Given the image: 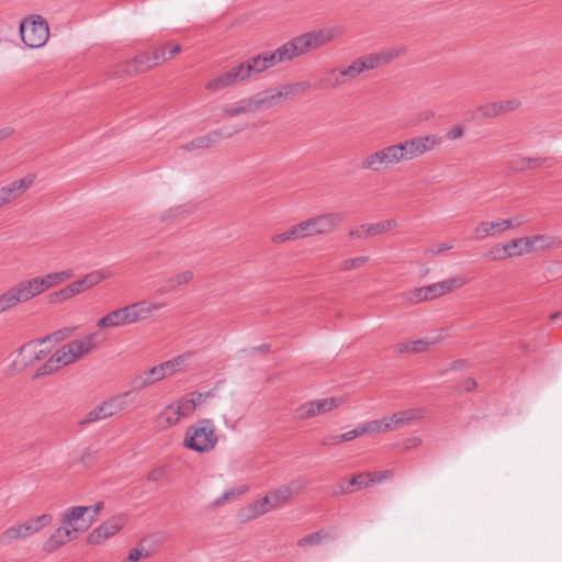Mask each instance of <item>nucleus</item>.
Listing matches in <instances>:
<instances>
[{"label": "nucleus", "instance_id": "0eeeda50", "mask_svg": "<svg viewBox=\"0 0 562 562\" xmlns=\"http://www.w3.org/2000/svg\"><path fill=\"white\" fill-rule=\"evenodd\" d=\"M345 220L344 213H325L317 215L305 221H302L304 233L306 237L315 235H325L334 232L340 223Z\"/></svg>", "mask_w": 562, "mask_h": 562}, {"label": "nucleus", "instance_id": "6ab92c4d", "mask_svg": "<svg viewBox=\"0 0 562 562\" xmlns=\"http://www.w3.org/2000/svg\"><path fill=\"white\" fill-rule=\"evenodd\" d=\"M249 99L254 112L271 109L281 103L278 88L260 91Z\"/></svg>", "mask_w": 562, "mask_h": 562}, {"label": "nucleus", "instance_id": "58836bf2", "mask_svg": "<svg viewBox=\"0 0 562 562\" xmlns=\"http://www.w3.org/2000/svg\"><path fill=\"white\" fill-rule=\"evenodd\" d=\"M360 428L361 436L363 435H374L380 432L389 431V426L384 418L369 420L363 424L358 425Z\"/></svg>", "mask_w": 562, "mask_h": 562}, {"label": "nucleus", "instance_id": "4be33fe9", "mask_svg": "<svg viewBox=\"0 0 562 562\" xmlns=\"http://www.w3.org/2000/svg\"><path fill=\"white\" fill-rule=\"evenodd\" d=\"M76 532L67 526L57 528L52 536L44 542L43 550L46 553H52L59 547L70 541L72 533Z\"/></svg>", "mask_w": 562, "mask_h": 562}, {"label": "nucleus", "instance_id": "5fc2aeb1", "mask_svg": "<svg viewBox=\"0 0 562 562\" xmlns=\"http://www.w3.org/2000/svg\"><path fill=\"white\" fill-rule=\"evenodd\" d=\"M438 341H439V339L414 340V341H412V352L418 353V352L427 351L430 348V346L435 345Z\"/></svg>", "mask_w": 562, "mask_h": 562}, {"label": "nucleus", "instance_id": "a18cd8bd", "mask_svg": "<svg viewBox=\"0 0 562 562\" xmlns=\"http://www.w3.org/2000/svg\"><path fill=\"white\" fill-rule=\"evenodd\" d=\"M87 508L89 509V514H86L87 521H83V524L80 527H74L75 531H86L91 526V524L95 520V518L100 514V512L102 510L103 503L98 502L92 506H87Z\"/></svg>", "mask_w": 562, "mask_h": 562}, {"label": "nucleus", "instance_id": "e433bc0d", "mask_svg": "<svg viewBox=\"0 0 562 562\" xmlns=\"http://www.w3.org/2000/svg\"><path fill=\"white\" fill-rule=\"evenodd\" d=\"M191 357V353H183L170 360L161 362L162 369L166 372V376L172 375L184 369L187 361Z\"/></svg>", "mask_w": 562, "mask_h": 562}, {"label": "nucleus", "instance_id": "0e129e2a", "mask_svg": "<svg viewBox=\"0 0 562 562\" xmlns=\"http://www.w3.org/2000/svg\"><path fill=\"white\" fill-rule=\"evenodd\" d=\"M40 280L41 282L43 283L42 286H43V290H47V289H50L55 285H58V282H57V277L55 276L54 272L52 273H47L43 277H40Z\"/></svg>", "mask_w": 562, "mask_h": 562}, {"label": "nucleus", "instance_id": "338daca9", "mask_svg": "<svg viewBox=\"0 0 562 562\" xmlns=\"http://www.w3.org/2000/svg\"><path fill=\"white\" fill-rule=\"evenodd\" d=\"M463 134H464V128L461 125H454L446 133V137L449 140H456V139L462 137Z\"/></svg>", "mask_w": 562, "mask_h": 562}, {"label": "nucleus", "instance_id": "e2e57ef3", "mask_svg": "<svg viewBox=\"0 0 562 562\" xmlns=\"http://www.w3.org/2000/svg\"><path fill=\"white\" fill-rule=\"evenodd\" d=\"M367 229H368V225L367 224H362V225H360L358 227H355V228L350 229L348 235L351 238L363 239V238L370 237L369 234H367Z\"/></svg>", "mask_w": 562, "mask_h": 562}, {"label": "nucleus", "instance_id": "f8f14e48", "mask_svg": "<svg viewBox=\"0 0 562 562\" xmlns=\"http://www.w3.org/2000/svg\"><path fill=\"white\" fill-rule=\"evenodd\" d=\"M344 403L342 397H327L311 401L302 404L297 408L299 417L302 419L311 418L316 415L326 414Z\"/></svg>", "mask_w": 562, "mask_h": 562}, {"label": "nucleus", "instance_id": "09e8293b", "mask_svg": "<svg viewBox=\"0 0 562 562\" xmlns=\"http://www.w3.org/2000/svg\"><path fill=\"white\" fill-rule=\"evenodd\" d=\"M74 331V328L71 327H64V328H60L52 334H48L46 335L45 337H42L41 338V341H45V342H48V341H55V342H59L61 340H65L66 338H68Z\"/></svg>", "mask_w": 562, "mask_h": 562}, {"label": "nucleus", "instance_id": "864d4df0", "mask_svg": "<svg viewBox=\"0 0 562 562\" xmlns=\"http://www.w3.org/2000/svg\"><path fill=\"white\" fill-rule=\"evenodd\" d=\"M48 38L49 37H20V42L16 43V45L29 48H40L47 43Z\"/></svg>", "mask_w": 562, "mask_h": 562}, {"label": "nucleus", "instance_id": "6e6552de", "mask_svg": "<svg viewBox=\"0 0 562 562\" xmlns=\"http://www.w3.org/2000/svg\"><path fill=\"white\" fill-rule=\"evenodd\" d=\"M166 49L165 47H157L151 53H144L137 55L134 59L128 60L120 66L122 71L127 76L145 72L153 67L159 65L161 61H166Z\"/></svg>", "mask_w": 562, "mask_h": 562}, {"label": "nucleus", "instance_id": "c756f323", "mask_svg": "<svg viewBox=\"0 0 562 562\" xmlns=\"http://www.w3.org/2000/svg\"><path fill=\"white\" fill-rule=\"evenodd\" d=\"M311 88L310 81H299L294 83L282 85L279 90V95L281 101L293 98L295 95H300L305 93Z\"/></svg>", "mask_w": 562, "mask_h": 562}, {"label": "nucleus", "instance_id": "69168bd1", "mask_svg": "<svg viewBox=\"0 0 562 562\" xmlns=\"http://www.w3.org/2000/svg\"><path fill=\"white\" fill-rule=\"evenodd\" d=\"M74 294L69 288V285L63 288L61 290L55 292L53 295H52V300L53 301H56V302H61V301H65V300H68L70 297H72Z\"/></svg>", "mask_w": 562, "mask_h": 562}, {"label": "nucleus", "instance_id": "b1692460", "mask_svg": "<svg viewBox=\"0 0 562 562\" xmlns=\"http://www.w3.org/2000/svg\"><path fill=\"white\" fill-rule=\"evenodd\" d=\"M126 325H131V324H130V319H128V315H127L125 306L116 308V310L108 313L105 316L101 317L97 322V327L100 329L109 328V327H121V326H126Z\"/></svg>", "mask_w": 562, "mask_h": 562}, {"label": "nucleus", "instance_id": "052dcab7", "mask_svg": "<svg viewBox=\"0 0 562 562\" xmlns=\"http://www.w3.org/2000/svg\"><path fill=\"white\" fill-rule=\"evenodd\" d=\"M214 396V392L210 391L206 393L195 392L191 395V403L194 404V409L205 403L206 398Z\"/></svg>", "mask_w": 562, "mask_h": 562}, {"label": "nucleus", "instance_id": "de8ad7c7", "mask_svg": "<svg viewBox=\"0 0 562 562\" xmlns=\"http://www.w3.org/2000/svg\"><path fill=\"white\" fill-rule=\"evenodd\" d=\"M369 261L368 256H359L350 259H345L339 265V271H350L360 268Z\"/></svg>", "mask_w": 562, "mask_h": 562}, {"label": "nucleus", "instance_id": "8fccbe9b", "mask_svg": "<svg viewBox=\"0 0 562 562\" xmlns=\"http://www.w3.org/2000/svg\"><path fill=\"white\" fill-rule=\"evenodd\" d=\"M371 485H372V480L370 479V473L369 472H361V473L355 475L349 481V486L357 487L359 490L367 488V487H369Z\"/></svg>", "mask_w": 562, "mask_h": 562}, {"label": "nucleus", "instance_id": "3c124183", "mask_svg": "<svg viewBox=\"0 0 562 562\" xmlns=\"http://www.w3.org/2000/svg\"><path fill=\"white\" fill-rule=\"evenodd\" d=\"M325 538H326V535L323 531H316V532L310 533V535L301 538L297 541V546L305 547V546L319 544Z\"/></svg>", "mask_w": 562, "mask_h": 562}, {"label": "nucleus", "instance_id": "9b49d317", "mask_svg": "<svg viewBox=\"0 0 562 562\" xmlns=\"http://www.w3.org/2000/svg\"><path fill=\"white\" fill-rule=\"evenodd\" d=\"M125 524L126 517L124 515L113 516L93 529L89 533L87 542L89 544H100L102 541L119 532Z\"/></svg>", "mask_w": 562, "mask_h": 562}, {"label": "nucleus", "instance_id": "c9c22d12", "mask_svg": "<svg viewBox=\"0 0 562 562\" xmlns=\"http://www.w3.org/2000/svg\"><path fill=\"white\" fill-rule=\"evenodd\" d=\"M23 300L21 295L19 294V290L16 285L10 288L4 293L0 295V314L13 308L19 303H22Z\"/></svg>", "mask_w": 562, "mask_h": 562}, {"label": "nucleus", "instance_id": "f257e3e1", "mask_svg": "<svg viewBox=\"0 0 562 562\" xmlns=\"http://www.w3.org/2000/svg\"><path fill=\"white\" fill-rule=\"evenodd\" d=\"M330 38L331 37H292L291 41L280 46L276 52H267L261 55L254 56L247 61L238 65V68L241 69L243 79L246 80L252 75L260 74L277 63L291 60L308 53L310 50L319 48Z\"/></svg>", "mask_w": 562, "mask_h": 562}, {"label": "nucleus", "instance_id": "bf43d9fd", "mask_svg": "<svg viewBox=\"0 0 562 562\" xmlns=\"http://www.w3.org/2000/svg\"><path fill=\"white\" fill-rule=\"evenodd\" d=\"M60 367L57 361H54V355L37 370V375L48 374Z\"/></svg>", "mask_w": 562, "mask_h": 562}, {"label": "nucleus", "instance_id": "c03bdc74", "mask_svg": "<svg viewBox=\"0 0 562 562\" xmlns=\"http://www.w3.org/2000/svg\"><path fill=\"white\" fill-rule=\"evenodd\" d=\"M193 279V272L191 270H186L180 273L175 274L166 280V283L169 284L170 291L176 288L189 283Z\"/></svg>", "mask_w": 562, "mask_h": 562}, {"label": "nucleus", "instance_id": "ea45409f", "mask_svg": "<svg viewBox=\"0 0 562 562\" xmlns=\"http://www.w3.org/2000/svg\"><path fill=\"white\" fill-rule=\"evenodd\" d=\"M464 280L461 278H451L437 283H432L436 289V296L439 297L446 293L453 291L454 289L463 285Z\"/></svg>", "mask_w": 562, "mask_h": 562}, {"label": "nucleus", "instance_id": "f03ea898", "mask_svg": "<svg viewBox=\"0 0 562 562\" xmlns=\"http://www.w3.org/2000/svg\"><path fill=\"white\" fill-rule=\"evenodd\" d=\"M402 48H389L379 53H372L355 59L349 66L330 69V76L339 77L333 81L334 86H341L349 80L356 79L367 70L375 69L382 65L389 64L403 54Z\"/></svg>", "mask_w": 562, "mask_h": 562}, {"label": "nucleus", "instance_id": "1a4fd4ad", "mask_svg": "<svg viewBox=\"0 0 562 562\" xmlns=\"http://www.w3.org/2000/svg\"><path fill=\"white\" fill-rule=\"evenodd\" d=\"M130 395L131 392H125L121 395L110 398L109 401L103 402L101 405L90 411L86 415L85 419L80 422V425L102 420L123 411L126 407L125 398Z\"/></svg>", "mask_w": 562, "mask_h": 562}, {"label": "nucleus", "instance_id": "680f3d73", "mask_svg": "<svg viewBox=\"0 0 562 562\" xmlns=\"http://www.w3.org/2000/svg\"><path fill=\"white\" fill-rule=\"evenodd\" d=\"M146 372L147 375L151 378L154 383L166 378V372L164 371L161 363L150 368L149 370H146Z\"/></svg>", "mask_w": 562, "mask_h": 562}, {"label": "nucleus", "instance_id": "774afa93", "mask_svg": "<svg viewBox=\"0 0 562 562\" xmlns=\"http://www.w3.org/2000/svg\"><path fill=\"white\" fill-rule=\"evenodd\" d=\"M165 475V471L161 468L154 469L147 474V480L150 482H158Z\"/></svg>", "mask_w": 562, "mask_h": 562}, {"label": "nucleus", "instance_id": "a878e982", "mask_svg": "<svg viewBox=\"0 0 562 562\" xmlns=\"http://www.w3.org/2000/svg\"><path fill=\"white\" fill-rule=\"evenodd\" d=\"M42 284L40 277H35L29 280H23L15 285L23 302H27L44 292Z\"/></svg>", "mask_w": 562, "mask_h": 562}, {"label": "nucleus", "instance_id": "2eb2a0df", "mask_svg": "<svg viewBox=\"0 0 562 562\" xmlns=\"http://www.w3.org/2000/svg\"><path fill=\"white\" fill-rule=\"evenodd\" d=\"M239 130H228L224 131L222 128L211 131L210 133L196 137L190 143L183 145V149L193 150V149H206L213 146L221 138H228L238 133Z\"/></svg>", "mask_w": 562, "mask_h": 562}, {"label": "nucleus", "instance_id": "4d7b16f0", "mask_svg": "<svg viewBox=\"0 0 562 562\" xmlns=\"http://www.w3.org/2000/svg\"><path fill=\"white\" fill-rule=\"evenodd\" d=\"M176 411L181 413V418L190 415L194 411V404L191 403L190 400H180L177 404H175Z\"/></svg>", "mask_w": 562, "mask_h": 562}, {"label": "nucleus", "instance_id": "603ef678", "mask_svg": "<svg viewBox=\"0 0 562 562\" xmlns=\"http://www.w3.org/2000/svg\"><path fill=\"white\" fill-rule=\"evenodd\" d=\"M151 384H154V382H153L151 378L149 375H147L146 371L134 376L131 380V386L133 390H143Z\"/></svg>", "mask_w": 562, "mask_h": 562}, {"label": "nucleus", "instance_id": "393cba45", "mask_svg": "<svg viewBox=\"0 0 562 562\" xmlns=\"http://www.w3.org/2000/svg\"><path fill=\"white\" fill-rule=\"evenodd\" d=\"M86 514H89L87 506L69 507L63 513L61 522L70 529H74V527H80L83 521H87Z\"/></svg>", "mask_w": 562, "mask_h": 562}, {"label": "nucleus", "instance_id": "5701e85b", "mask_svg": "<svg viewBox=\"0 0 562 562\" xmlns=\"http://www.w3.org/2000/svg\"><path fill=\"white\" fill-rule=\"evenodd\" d=\"M66 345L69 347V351H71L76 360H79L97 347V334L87 335Z\"/></svg>", "mask_w": 562, "mask_h": 562}, {"label": "nucleus", "instance_id": "2f4dec72", "mask_svg": "<svg viewBox=\"0 0 562 562\" xmlns=\"http://www.w3.org/2000/svg\"><path fill=\"white\" fill-rule=\"evenodd\" d=\"M181 419V413L176 411L175 404L166 406L158 416L157 423L161 428H169L177 425Z\"/></svg>", "mask_w": 562, "mask_h": 562}, {"label": "nucleus", "instance_id": "bb28decb", "mask_svg": "<svg viewBox=\"0 0 562 562\" xmlns=\"http://www.w3.org/2000/svg\"><path fill=\"white\" fill-rule=\"evenodd\" d=\"M527 239L529 252L550 250L560 245V240L550 235H533Z\"/></svg>", "mask_w": 562, "mask_h": 562}, {"label": "nucleus", "instance_id": "f3484780", "mask_svg": "<svg viewBox=\"0 0 562 562\" xmlns=\"http://www.w3.org/2000/svg\"><path fill=\"white\" fill-rule=\"evenodd\" d=\"M34 176L30 175L0 188V195L2 196L4 203L9 204L21 196L32 186Z\"/></svg>", "mask_w": 562, "mask_h": 562}, {"label": "nucleus", "instance_id": "9d476101", "mask_svg": "<svg viewBox=\"0 0 562 562\" xmlns=\"http://www.w3.org/2000/svg\"><path fill=\"white\" fill-rule=\"evenodd\" d=\"M306 485L307 483L304 480L299 479L270 491L269 495L276 510L288 506L294 496L304 491Z\"/></svg>", "mask_w": 562, "mask_h": 562}, {"label": "nucleus", "instance_id": "13d9d810", "mask_svg": "<svg viewBox=\"0 0 562 562\" xmlns=\"http://www.w3.org/2000/svg\"><path fill=\"white\" fill-rule=\"evenodd\" d=\"M369 473H370V479L372 480V485L375 483H382V482L391 480L393 477L392 470L374 471V472H369Z\"/></svg>", "mask_w": 562, "mask_h": 562}, {"label": "nucleus", "instance_id": "423d86ee", "mask_svg": "<svg viewBox=\"0 0 562 562\" xmlns=\"http://www.w3.org/2000/svg\"><path fill=\"white\" fill-rule=\"evenodd\" d=\"M441 138L435 134L418 136L400 142V148L403 153L404 161L414 160L431 151L440 145Z\"/></svg>", "mask_w": 562, "mask_h": 562}, {"label": "nucleus", "instance_id": "72a5a7b5", "mask_svg": "<svg viewBox=\"0 0 562 562\" xmlns=\"http://www.w3.org/2000/svg\"><path fill=\"white\" fill-rule=\"evenodd\" d=\"M544 158L515 157L509 161V168L514 171L536 169L544 164Z\"/></svg>", "mask_w": 562, "mask_h": 562}, {"label": "nucleus", "instance_id": "37998d69", "mask_svg": "<svg viewBox=\"0 0 562 562\" xmlns=\"http://www.w3.org/2000/svg\"><path fill=\"white\" fill-rule=\"evenodd\" d=\"M368 229L367 234H369L370 237L380 235L383 233H386L391 229H393L396 226V222L394 220H386L378 223L367 224Z\"/></svg>", "mask_w": 562, "mask_h": 562}, {"label": "nucleus", "instance_id": "79ce46f5", "mask_svg": "<svg viewBox=\"0 0 562 562\" xmlns=\"http://www.w3.org/2000/svg\"><path fill=\"white\" fill-rule=\"evenodd\" d=\"M360 436H361L360 428H359V426H357L356 428H353L349 431H346L339 436H330V437L325 438L323 440V445H338L344 441L353 440L355 438L360 437Z\"/></svg>", "mask_w": 562, "mask_h": 562}, {"label": "nucleus", "instance_id": "4c0bfd02", "mask_svg": "<svg viewBox=\"0 0 562 562\" xmlns=\"http://www.w3.org/2000/svg\"><path fill=\"white\" fill-rule=\"evenodd\" d=\"M223 112L228 117H234L240 114L254 112L250 99H243L236 102L235 104L226 105L223 109Z\"/></svg>", "mask_w": 562, "mask_h": 562}, {"label": "nucleus", "instance_id": "412c9836", "mask_svg": "<svg viewBox=\"0 0 562 562\" xmlns=\"http://www.w3.org/2000/svg\"><path fill=\"white\" fill-rule=\"evenodd\" d=\"M32 34L50 35L47 20L40 14H30L20 23L19 35H24L26 31Z\"/></svg>", "mask_w": 562, "mask_h": 562}, {"label": "nucleus", "instance_id": "6e6d98bb", "mask_svg": "<svg viewBox=\"0 0 562 562\" xmlns=\"http://www.w3.org/2000/svg\"><path fill=\"white\" fill-rule=\"evenodd\" d=\"M492 231V223L490 222H482L480 225L474 229L473 239L481 240L484 239L490 235Z\"/></svg>", "mask_w": 562, "mask_h": 562}, {"label": "nucleus", "instance_id": "4468645a", "mask_svg": "<svg viewBox=\"0 0 562 562\" xmlns=\"http://www.w3.org/2000/svg\"><path fill=\"white\" fill-rule=\"evenodd\" d=\"M530 254L527 237L512 239L503 245H494V259H505Z\"/></svg>", "mask_w": 562, "mask_h": 562}, {"label": "nucleus", "instance_id": "a211bd4d", "mask_svg": "<svg viewBox=\"0 0 562 562\" xmlns=\"http://www.w3.org/2000/svg\"><path fill=\"white\" fill-rule=\"evenodd\" d=\"M240 70L241 69L238 68V66H235L231 70L218 75L206 83V89L216 92L226 87L244 81L241 76L243 71Z\"/></svg>", "mask_w": 562, "mask_h": 562}, {"label": "nucleus", "instance_id": "a19ab883", "mask_svg": "<svg viewBox=\"0 0 562 562\" xmlns=\"http://www.w3.org/2000/svg\"><path fill=\"white\" fill-rule=\"evenodd\" d=\"M521 105V102L517 98H509L506 100H499L494 102V115L505 114L516 111Z\"/></svg>", "mask_w": 562, "mask_h": 562}, {"label": "nucleus", "instance_id": "7c9ffc66", "mask_svg": "<svg viewBox=\"0 0 562 562\" xmlns=\"http://www.w3.org/2000/svg\"><path fill=\"white\" fill-rule=\"evenodd\" d=\"M527 222L528 220L522 214H517L509 218H497L494 221V234L518 228Z\"/></svg>", "mask_w": 562, "mask_h": 562}, {"label": "nucleus", "instance_id": "c85d7f7f", "mask_svg": "<svg viewBox=\"0 0 562 562\" xmlns=\"http://www.w3.org/2000/svg\"><path fill=\"white\" fill-rule=\"evenodd\" d=\"M246 510L248 512L247 518H257L269 512H274L276 508L272 504L269 493L249 505Z\"/></svg>", "mask_w": 562, "mask_h": 562}, {"label": "nucleus", "instance_id": "7ed1b4c3", "mask_svg": "<svg viewBox=\"0 0 562 562\" xmlns=\"http://www.w3.org/2000/svg\"><path fill=\"white\" fill-rule=\"evenodd\" d=\"M217 441L218 437L213 420L204 418L187 428L183 445L190 450L205 453L213 450Z\"/></svg>", "mask_w": 562, "mask_h": 562}, {"label": "nucleus", "instance_id": "f704fd0d", "mask_svg": "<svg viewBox=\"0 0 562 562\" xmlns=\"http://www.w3.org/2000/svg\"><path fill=\"white\" fill-rule=\"evenodd\" d=\"M303 228L304 227L302 226V223L300 222L299 224L290 227L288 231H285L281 234L273 235L271 237V241L273 244H282V243L290 241V240L305 238L306 236H305Z\"/></svg>", "mask_w": 562, "mask_h": 562}, {"label": "nucleus", "instance_id": "20e7f679", "mask_svg": "<svg viewBox=\"0 0 562 562\" xmlns=\"http://www.w3.org/2000/svg\"><path fill=\"white\" fill-rule=\"evenodd\" d=\"M402 162H404L403 153L398 143H396L384 146L366 156L360 162V168L362 170L380 172L383 169L393 168Z\"/></svg>", "mask_w": 562, "mask_h": 562}, {"label": "nucleus", "instance_id": "39448f33", "mask_svg": "<svg viewBox=\"0 0 562 562\" xmlns=\"http://www.w3.org/2000/svg\"><path fill=\"white\" fill-rule=\"evenodd\" d=\"M53 521L50 514H43L35 518L27 520L24 524L11 526L7 528L0 536V542L9 544L14 540L26 538L33 533L38 532L46 526H49Z\"/></svg>", "mask_w": 562, "mask_h": 562}, {"label": "nucleus", "instance_id": "473e14b6", "mask_svg": "<svg viewBox=\"0 0 562 562\" xmlns=\"http://www.w3.org/2000/svg\"><path fill=\"white\" fill-rule=\"evenodd\" d=\"M406 300L413 304L436 299V289L434 284L417 288L405 295Z\"/></svg>", "mask_w": 562, "mask_h": 562}, {"label": "nucleus", "instance_id": "aec40b11", "mask_svg": "<svg viewBox=\"0 0 562 562\" xmlns=\"http://www.w3.org/2000/svg\"><path fill=\"white\" fill-rule=\"evenodd\" d=\"M109 277V273L105 270H94L89 273H87L83 278L76 280L71 282L69 285L74 296L87 291L94 285L99 284L101 281L106 279Z\"/></svg>", "mask_w": 562, "mask_h": 562}, {"label": "nucleus", "instance_id": "ddd939ff", "mask_svg": "<svg viewBox=\"0 0 562 562\" xmlns=\"http://www.w3.org/2000/svg\"><path fill=\"white\" fill-rule=\"evenodd\" d=\"M165 305L164 302H150L145 300L126 305L130 324L147 319L154 312L161 310Z\"/></svg>", "mask_w": 562, "mask_h": 562}, {"label": "nucleus", "instance_id": "cd10ccee", "mask_svg": "<svg viewBox=\"0 0 562 562\" xmlns=\"http://www.w3.org/2000/svg\"><path fill=\"white\" fill-rule=\"evenodd\" d=\"M45 344V341H41V338L32 340L25 345H23L19 353L24 357V364L33 363L37 360H41L46 356V351L43 349H38L40 346Z\"/></svg>", "mask_w": 562, "mask_h": 562}, {"label": "nucleus", "instance_id": "dca6fc26", "mask_svg": "<svg viewBox=\"0 0 562 562\" xmlns=\"http://www.w3.org/2000/svg\"><path fill=\"white\" fill-rule=\"evenodd\" d=\"M424 411L422 408H411L406 411L396 412L390 417H385L389 431L398 429L403 426L411 425L422 419Z\"/></svg>", "mask_w": 562, "mask_h": 562}, {"label": "nucleus", "instance_id": "49530a36", "mask_svg": "<svg viewBox=\"0 0 562 562\" xmlns=\"http://www.w3.org/2000/svg\"><path fill=\"white\" fill-rule=\"evenodd\" d=\"M54 361H57L59 367H61V366H68L70 363H74L77 360L72 356L71 351H69V347L67 345H64L55 351Z\"/></svg>", "mask_w": 562, "mask_h": 562}]
</instances>
